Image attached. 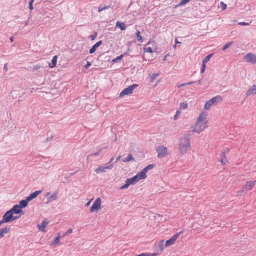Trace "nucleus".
I'll return each instance as SVG.
<instances>
[{"mask_svg": "<svg viewBox=\"0 0 256 256\" xmlns=\"http://www.w3.org/2000/svg\"><path fill=\"white\" fill-rule=\"evenodd\" d=\"M102 200L100 198H98L93 204L90 208V212H98L101 209Z\"/></svg>", "mask_w": 256, "mask_h": 256, "instance_id": "obj_6", "label": "nucleus"}, {"mask_svg": "<svg viewBox=\"0 0 256 256\" xmlns=\"http://www.w3.org/2000/svg\"><path fill=\"white\" fill-rule=\"evenodd\" d=\"M150 44V42H148V44Z\"/></svg>", "mask_w": 256, "mask_h": 256, "instance_id": "obj_64", "label": "nucleus"}, {"mask_svg": "<svg viewBox=\"0 0 256 256\" xmlns=\"http://www.w3.org/2000/svg\"><path fill=\"white\" fill-rule=\"evenodd\" d=\"M176 44H180V42L178 40L177 38L176 39Z\"/></svg>", "mask_w": 256, "mask_h": 256, "instance_id": "obj_57", "label": "nucleus"}, {"mask_svg": "<svg viewBox=\"0 0 256 256\" xmlns=\"http://www.w3.org/2000/svg\"><path fill=\"white\" fill-rule=\"evenodd\" d=\"M164 240H161L158 244V248L160 252H162L164 249Z\"/></svg>", "mask_w": 256, "mask_h": 256, "instance_id": "obj_30", "label": "nucleus"}, {"mask_svg": "<svg viewBox=\"0 0 256 256\" xmlns=\"http://www.w3.org/2000/svg\"><path fill=\"white\" fill-rule=\"evenodd\" d=\"M13 215L14 214L10 210L7 211L2 216L4 222L6 224L12 222Z\"/></svg>", "mask_w": 256, "mask_h": 256, "instance_id": "obj_8", "label": "nucleus"}, {"mask_svg": "<svg viewBox=\"0 0 256 256\" xmlns=\"http://www.w3.org/2000/svg\"><path fill=\"white\" fill-rule=\"evenodd\" d=\"M40 68H41V66H38V65H37V66H35L34 67L33 69H34V70H38Z\"/></svg>", "mask_w": 256, "mask_h": 256, "instance_id": "obj_45", "label": "nucleus"}, {"mask_svg": "<svg viewBox=\"0 0 256 256\" xmlns=\"http://www.w3.org/2000/svg\"><path fill=\"white\" fill-rule=\"evenodd\" d=\"M112 161H110L104 166H100L96 169L95 172L97 174L105 172L106 170H111L112 168L113 164H111Z\"/></svg>", "mask_w": 256, "mask_h": 256, "instance_id": "obj_7", "label": "nucleus"}, {"mask_svg": "<svg viewBox=\"0 0 256 256\" xmlns=\"http://www.w3.org/2000/svg\"><path fill=\"white\" fill-rule=\"evenodd\" d=\"M222 98L221 96H218L210 99V100L206 102L204 109V110H209L211 106L213 105L222 102Z\"/></svg>", "mask_w": 256, "mask_h": 256, "instance_id": "obj_3", "label": "nucleus"}, {"mask_svg": "<svg viewBox=\"0 0 256 256\" xmlns=\"http://www.w3.org/2000/svg\"><path fill=\"white\" fill-rule=\"evenodd\" d=\"M190 144L188 138H182L180 140L179 150L181 154H186L190 148Z\"/></svg>", "mask_w": 256, "mask_h": 256, "instance_id": "obj_2", "label": "nucleus"}, {"mask_svg": "<svg viewBox=\"0 0 256 256\" xmlns=\"http://www.w3.org/2000/svg\"><path fill=\"white\" fill-rule=\"evenodd\" d=\"M232 44H233V42H228L222 48V50L225 51L226 50H227L230 46H231Z\"/></svg>", "mask_w": 256, "mask_h": 256, "instance_id": "obj_29", "label": "nucleus"}, {"mask_svg": "<svg viewBox=\"0 0 256 256\" xmlns=\"http://www.w3.org/2000/svg\"><path fill=\"white\" fill-rule=\"evenodd\" d=\"M10 41H11L12 42H14V38H10Z\"/></svg>", "mask_w": 256, "mask_h": 256, "instance_id": "obj_62", "label": "nucleus"}, {"mask_svg": "<svg viewBox=\"0 0 256 256\" xmlns=\"http://www.w3.org/2000/svg\"><path fill=\"white\" fill-rule=\"evenodd\" d=\"M244 59L248 62L251 64L256 63V56L253 54L249 53L244 56Z\"/></svg>", "mask_w": 256, "mask_h": 256, "instance_id": "obj_11", "label": "nucleus"}, {"mask_svg": "<svg viewBox=\"0 0 256 256\" xmlns=\"http://www.w3.org/2000/svg\"><path fill=\"white\" fill-rule=\"evenodd\" d=\"M30 201L26 198L25 200H22L20 202L19 204H18L20 208L23 209L27 207L28 204Z\"/></svg>", "mask_w": 256, "mask_h": 256, "instance_id": "obj_16", "label": "nucleus"}, {"mask_svg": "<svg viewBox=\"0 0 256 256\" xmlns=\"http://www.w3.org/2000/svg\"><path fill=\"white\" fill-rule=\"evenodd\" d=\"M91 66V64H90V62H87L86 65L84 67H85V68H86V69H87V68H89V66Z\"/></svg>", "mask_w": 256, "mask_h": 256, "instance_id": "obj_48", "label": "nucleus"}, {"mask_svg": "<svg viewBox=\"0 0 256 256\" xmlns=\"http://www.w3.org/2000/svg\"><path fill=\"white\" fill-rule=\"evenodd\" d=\"M208 114L202 112L197 118L196 124L192 126V132L200 134L208 128Z\"/></svg>", "mask_w": 256, "mask_h": 256, "instance_id": "obj_1", "label": "nucleus"}, {"mask_svg": "<svg viewBox=\"0 0 256 256\" xmlns=\"http://www.w3.org/2000/svg\"><path fill=\"white\" fill-rule=\"evenodd\" d=\"M136 37H137V38H138V40L140 42H143V40H142V36H140V31H138L136 34Z\"/></svg>", "mask_w": 256, "mask_h": 256, "instance_id": "obj_32", "label": "nucleus"}, {"mask_svg": "<svg viewBox=\"0 0 256 256\" xmlns=\"http://www.w3.org/2000/svg\"><path fill=\"white\" fill-rule=\"evenodd\" d=\"M158 154V158H164L168 154V148L163 146H160L156 148Z\"/></svg>", "mask_w": 256, "mask_h": 256, "instance_id": "obj_4", "label": "nucleus"}, {"mask_svg": "<svg viewBox=\"0 0 256 256\" xmlns=\"http://www.w3.org/2000/svg\"><path fill=\"white\" fill-rule=\"evenodd\" d=\"M136 256H148V254L147 253H144V254L138 255Z\"/></svg>", "mask_w": 256, "mask_h": 256, "instance_id": "obj_52", "label": "nucleus"}, {"mask_svg": "<svg viewBox=\"0 0 256 256\" xmlns=\"http://www.w3.org/2000/svg\"><path fill=\"white\" fill-rule=\"evenodd\" d=\"M58 192H54L52 196H50L48 198V202L46 204L50 203L54 200H56L58 198Z\"/></svg>", "mask_w": 256, "mask_h": 256, "instance_id": "obj_19", "label": "nucleus"}, {"mask_svg": "<svg viewBox=\"0 0 256 256\" xmlns=\"http://www.w3.org/2000/svg\"><path fill=\"white\" fill-rule=\"evenodd\" d=\"M57 60H58V56H56L53 58L52 60V64H50V68H54L56 66V65L57 64Z\"/></svg>", "mask_w": 256, "mask_h": 256, "instance_id": "obj_22", "label": "nucleus"}, {"mask_svg": "<svg viewBox=\"0 0 256 256\" xmlns=\"http://www.w3.org/2000/svg\"><path fill=\"white\" fill-rule=\"evenodd\" d=\"M121 158H122V156H119L117 158L116 160H120Z\"/></svg>", "mask_w": 256, "mask_h": 256, "instance_id": "obj_59", "label": "nucleus"}, {"mask_svg": "<svg viewBox=\"0 0 256 256\" xmlns=\"http://www.w3.org/2000/svg\"><path fill=\"white\" fill-rule=\"evenodd\" d=\"M188 107V104L186 102H183L180 104L179 110L181 111L182 110H186Z\"/></svg>", "mask_w": 256, "mask_h": 256, "instance_id": "obj_28", "label": "nucleus"}, {"mask_svg": "<svg viewBox=\"0 0 256 256\" xmlns=\"http://www.w3.org/2000/svg\"><path fill=\"white\" fill-rule=\"evenodd\" d=\"M130 186V184L126 180L125 184L124 185H123L120 188L121 190L126 189V188H128Z\"/></svg>", "mask_w": 256, "mask_h": 256, "instance_id": "obj_31", "label": "nucleus"}, {"mask_svg": "<svg viewBox=\"0 0 256 256\" xmlns=\"http://www.w3.org/2000/svg\"><path fill=\"white\" fill-rule=\"evenodd\" d=\"M256 184V180L252 182H247L244 188H246L248 190H250L252 188L255 186Z\"/></svg>", "mask_w": 256, "mask_h": 256, "instance_id": "obj_20", "label": "nucleus"}, {"mask_svg": "<svg viewBox=\"0 0 256 256\" xmlns=\"http://www.w3.org/2000/svg\"><path fill=\"white\" fill-rule=\"evenodd\" d=\"M20 217V216H14L13 215V218H12V222H14V220H16L18 219H19Z\"/></svg>", "mask_w": 256, "mask_h": 256, "instance_id": "obj_44", "label": "nucleus"}, {"mask_svg": "<svg viewBox=\"0 0 256 256\" xmlns=\"http://www.w3.org/2000/svg\"><path fill=\"white\" fill-rule=\"evenodd\" d=\"M180 114H181V111L180 110H177L176 112V114L175 116H174V120H177L178 116Z\"/></svg>", "mask_w": 256, "mask_h": 256, "instance_id": "obj_35", "label": "nucleus"}, {"mask_svg": "<svg viewBox=\"0 0 256 256\" xmlns=\"http://www.w3.org/2000/svg\"><path fill=\"white\" fill-rule=\"evenodd\" d=\"M138 86V84H134L124 89L120 92V97L122 98L123 96H125L132 94L135 88H136Z\"/></svg>", "mask_w": 256, "mask_h": 256, "instance_id": "obj_5", "label": "nucleus"}, {"mask_svg": "<svg viewBox=\"0 0 256 256\" xmlns=\"http://www.w3.org/2000/svg\"><path fill=\"white\" fill-rule=\"evenodd\" d=\"M102 41H99L98 42H96L90 50V54H92L95 52L96 51V48L99 47L102 44Z\"/></svg>", "mask_w": 256, "mask_h": 256, "instance_id": "obj_18", "label": "nucleus"}, {"mask_svg": "<svg viewBox=\"0 0 256 256\" xmlns=\"http://www.w3.org/2000/svg\"><path fill=\"white\" fill-rule=\"evenodd\" d=\"M244 192V190H240L238 192V194L239 195V196H240Z\"/></svg>", "mask_w": 256, "mask_h": 256, "instance_id": "obj_49", "label": "nucleus"}, {"mask_svg": "<svg viewBox=\"0 0 256 256\" xmlns=\"http://www.w3.org/2000/svg\"><path fill=\"white\" fill-rule=\"evenodd\" d=\"M156 166V164H149L148 166H146L145 168H144L143 170L147 173L148 172V171L153 169Z\"/></svg>", "mask_w": 256, "mask_h": 256, "instance_id": "obj_25", "label": "nucleus"}, {"mask_svg": "<svg viewBox=\"0 0 256 256\" xmlns=\"http://www.w3.org/2000/svg\"><path fill=\"white\" fill-rule=\"evenodd\" d=\"M123 56H124V55L122 54L120 56L116 58L113 60L112 62H118V60H120L123 58Z\"/></svg>", "mask_w": 256, "mask_h": 256, "instance_id": "obj_39", "label": "nucleus"}, {"mask_svg": "<svg viewBox=\"0 0 256 256\" xmlns=\"http://www.w3.org/2000/svg\"><path fill=\"white\" fill-rule=\"evenodd\" d=\"M91 201H92V200H90L88 202H87L86 204V206H88L90 205V204Z\"/></svg>", "mask_w": 256, "mask_h": 256, "instance_id": "obj_54", "label": "nucleus"}, {"mask_svg": "<svg viewBox=\"0 0 256 256\" xmlns=\"http://www.w3.org/2000/svg\"><path fill=\"white\" fill-rule=\"evenodd\" d=\"M230 151L228 150H226L222 155V160H224V159H226L229 155Z\"/></svg>", "mask_w": 256, "mask_h": 256, "instance_id": "obj_26", "label": "nucleus"}, {"mask_svg": "<svg viewBox=\"0 0 256 256\" xmlns=\"http://www.w3.org/2000/svg\"><path fill=\"white\" fill-rule=\"evenodd\" d=\"M134 158H133L132 156L130 154H128V156L127 157L126 160H134Z\"/></svg>", "mask_w": 256, "mask_h": 256, "instance_id": "obj_47", "label": "nucleus"}, {"mask_svg": "<svg viewBox=\"0 0 256 256\" xmlns=\"http://www.w3.org/2000/svg\"><path fill=\"white\" fill-rule=\"evenodd\" d=\"M190 0H182L180 3V5H184L188 3Z\"/></svg>", "mask_w": 256, "mask_h": 256, "instance_id": "obj_41", "label": "nucleus"}, {"mask_svg": "<svg viewBox=\"0 0 256 256\" xmlns=\"http://www.w3.org/2000/svg\"><path fill=\"white\" fill-rule=\"evenodd\" d=\"M50 194V192H48L46 195L45 196H48V195Z\"/></svg>", "mask_w": 256, "mask_h": 256, "instance_id": "obj_60", "label": "nucleus"}, {"mask_svg": "<svg viewBox=\"0 0 256 256\" xmlns=\"http://www.w3.org/2000/svg\"><path fill=\"white\" fill-rule=\"evenodd\" d=\"M34 0H31L30 2V6H29V8L30 10V11H32L34 9V8H33V6H32V4L33 2H34Z\"/></svg>", "mask_w": 256, "mask_h": 256, "instance_id": "obj_38", "label": "nucleus"}, {"mask_svg": "<svg viewBox=\"0 0 256 256\" xmlns=\"http://www.w3.org/2000/svg\"><path fill=\"white\" fill-rule=\"evenodd\" d=\"M144 53L148 52L152 54L154 52L151 48H144Z\"/></svg>", "mask_w": 256, "mask_h": 256, "instance_id": "obj_33", "label": "nucleus"}, {"mask_svg": "<svg viewBox=\"0 0 256 256\" xmlns=\"http://www.w3.org/2000/svg\"><path fill=\"white\" fill-rule=\"evenodd\" d=\"M126 180L128 182L130 185L134 184L139 182L136 176L132 178H128Z\"/></svg>", "mask_w": 256, "mask_h": 256, "instance_id": "obj_21", "label": "nucleus"}, {"mask_svg": "<svg viewBox=\"0 0 256 256\" xmlns=\"http://www.w3.org/2000/svg\"><path fill=\"white\" fill-rule=\"evenodd\" d=\"M156 76H157V75H156V74H154V76H153L152 79L155 78H156Z\"/></svg>", "mask_w": 256, "mask_h": 256, "instance_id": "obj_61", "label": "nucleus"}, {"mask_svg": "<svg viewBox=\"0 0 256 256\" xmlns=\"http://www.w3.org/2000/svg\"><path fill=\"white\" fill-rule=\"evenodd\" d=\"M110 8V6H106L104 7H100L98 8V12H102L103 10H108Z\"/></svg>", "mask_w": 256, "mask_h": 256, "instance_id": "obj_34", "label": "nucleus"}, {"mask_svg": "<svg viewBox=\"0 0 256 256\" xmlns=\"http://www.w3.org/2000/svg\"><path fill=\"white\" fill-rule=\"evenodd\" d=\"M220 6H221L222 9V10H224L226 9L227 6L224 2H220Z\"/></svg>", "mask_w": 256, "mask_h": 256, "instance_id": "obj_37", "label": "nucleus"}, {"mask_svg": "<svg viewBox=\"0 0 256 256\" xmlns=\"http://www.w3.org/2000/svg\"><path fill=\"white\" fill-rule=\"evenodd\" d=\"M4 224H6L4 222V220H0V226Z\"/></svg>", "mask_w": 256, "mask_h": 256, "instance_id": "obj_53", "label": "nucleus"}, {"mask_svg": "<svg viewBox=\"0 0 256 256\" xmlns=\"http://www.w3.org/2000/svg\"><path fill=\"white\" fill-rule=\"evenodd\" d=\"M136 176L138 181L144 180L147 178L146 172L144 170H142L140 172H138Z\"/></svg>", "mask_w": 256, "mask_h": 256, "instance_id": "obj_14", "label": "nucleus"}, {"mask_svg": "<svg viewBox=\"0 0 256 256\" xmlns=\"http://www.w3.org/2000/svg\"><path fill=\"white\" fill-rule=\"evenodd\" d=\"M212 56H213V54H209L208 56L203 60L202 64H206L207 62H208L210 60V58H211L212 57Z\"/></svg>", "mask_w": 256, "mask_h": 256, "instance_id": "obj_27", "label": "nucleus"}, {"mask_svg": "<svg viewBox=\"0 0 256 256\" xmlns=\"http://www.w3.org/2000/svg\"><path fill=\"white\" fill-rule=\"evenodd\" d=\"M222 166H226L229 164L228 161H219Z\"/></svg>", "mask_w": 256, "mask_h": 256, "instance_id": "obj_42", "label": "nucleus"}, {"mask_svg": "<svg viewBox=\"0 0 256 256\" xmlns=\"http://www.w3.org/2000/svg\"><path fill=\"white\" fill-rule=\"evenodd\" d=\"M182 232H180L176 234L175 235L172 236L170 240H168L166 242L165 247L166 248L174 244L176 242L178 236L180 235V234Z\"/></svg>", "mask_w": 256, "mask_h": 256, "instance_id": "obj_9", "label": "nucleus"}, {"mask_svg": "<svg viewBox=\"0 0 256 256\" xmlns=\"http://www.w3.org/2000/svg\"><path fill=\"white\" fill-rule=\"evenodd\" d=\"M116 26L120 28L122 30H124L126 29V25L124 22H118L116 23Z\"/></svg>", "mask_w": 256, "mask_h": 256, "instance_id": "obj_23", "label": "nucleus"}, {"mask_svg": "<svg viewBox=\"0 0 256 256\" xmlns=\"http://www.w3.org/2000/svg\"><path fill=\"white\" fill-rule=\"evenodd\" d=\"M238 24L240 25V26H248L250 24L249 23L244 22H240Z\"/></svg>", "mask_w": 256, "mask_h": 256, "instance_id": "obj_46", "label": "nucleus"}, {"mask_svg": "<svg viewBox=\"0 0 256 256\" xmlns=\"http://www.w3.org/2000/svg\"><path fill=\"white\" fill-rule=\"evenodd\" d=\"M76 172H73V173L71 174H70V176H74V175L76 174Z\"/></svg>", "mask_w": 256, "mask_h": 256, "instance_id": "obj_56", "label": "nucleus"}, {"mask_svg": "<svg viewBox=\"0 0 256 256\" xmlns=\"http://www.w3.org/2000/svg\"><path fill=\"white\" fill-rule=\"evenodd\" d=\"M187 85H188L187 83L182 84L178 86V88H181L182 86H187Z\"/></svg>", "mask_w": 256, "mask_h": 256, "instance_id": "obj_51", "label": "nucleus"}, {"mask_svg": "<svg viewBox=\"0 0 256 256\" xmlns=\"http://www.w3.org/2000/svg\"><path fill=\"white\" fill-rule=\"evenodd\" d=\"M72 232V228H70L69 230H68L66 232H65V234L62 236V237H64L66 236L69 234H70Z\"/></svg>", "mask_w": 256, "mask_h": 256, "instance_id": "obj_36", "label": "nucleus"}, {"mask_svg": "<svg viewBox=\"0 0 256 256\" xmlns=\"http://www.w3.org/2000/svg\"><path fill=\"white\" fill-rule=\"evenodd\" d=\"M124 162H129L130 161L128 160H127V161H124Z\"/></svg>", "mask_w": 256, "mask_h": 256, "instance_id": "obj_63", "label": "nucleus"}, {"mask_svg": "<svg viewBox=\"0 0 256 256\" xmlns=\"http://www.w3.org/2000/svg\"><path fill=\"white\" fill-rule=\"evenodd\" d=\"M206 64H202V70H201V72L202 73H204V71L206 70Z\"/></svg>", "mask_w": 256, "mask_h": 256, "instance_id": "obj_43", "label": "nucleus"}, {"mask_svg": "<svg viewBox=\"0 0 256 256\" xmlns=\"http://www.w3.org/2000/svg\"><path fill=\"white\" fill-rule=\"evenodd\" d=\"M256 94V85L253 86L246 92V96H250Z\"/></svg>", "mask_w": 256, "mask_h": 256, "instance_id": "obj_17", "label": "nucleus"}, {"mask_svg": "<svg viewBox=\"0 0 256 256\" xmlns=\"http://www.w3.org/2000/svg\"><path fill=\"white\" fill-rule=\"evenodd\" d=\"M48 224V220L46 218H45L40 224L38 225L39 230L42 232H45L46 228Z\"/></svg>", "mask_w": 256, "mask_h": 256, "instance_id": "obj_12", "label": "nucleus"}, {"mask_svg": "<svg viewBox=\"0 0 256 256\" xmlns=\"http://www.w3.org/2000/svg\"><path fill=\"white\" fill-rule=\"evenodd\" d=\"M97 33L95 32L94 34L90 36V38L92 40H94L97 36Z\"/></svg>", "mask_w": 256, "mask_h": 256, "instance_id": "obj_40", "label": "nucleus"}, {"mask_svg": "<svg viewBox=\"0 0 256 256\" xmlns=\"http://www.w3.org/2000/svg\"><path fill=\"white\" fill-rule=\"evenodd\" d=\"M10 230V226H6V228L0 229V238H3L4 236V234L9 233Z\"/></svg>", "mask_w": 256, "mask_h": 256, "instance_id": "obj_13", "label": "nucleus"}, {"mask_svg": "<svg viewBox=\"0 0 256 256\" xmlns=\"http://www.w3.org/2000/svg\"><path fill=\"white\" fill-rule=\"evenodd\" d=\"M194 84V82H191L187 83L188 85H190V84Z\"/></svg>", "mask_w": 256, "mask_h": 256, "instance_id": "obj_55", "label": "nucleus"}, {"mask_svg": "<svg viewBox=\"0 0 256 256\" xmlns=\"http://www.w3.org/2000/svg\"><path fill=\"white\" fill-rule=\"evenodd\" d=\"M158 255V254L154 253V254H148V256H156Z\"/></svg>", "mask_w": 256, "mask_h": 256, "instance_id": "obj_50", "label": "nucleus"}, {"mask_svg": "<svg viewBox=\"0 0 256 256\" xmlns=\"http://www.w3.org/2000/svg\"><path fill=\"white\" fill-rule=\"evenodd\" d=\"M10 210L12 212V214H24V212L23 211L22 209L20 206L18 204H16Z\"/></svg>", "mask_w": 256, "mask_h": 256, "instance_id": "obj_10", "label": "nucleus"}, {"mask_svg": "<svg viewBox=\"0 0 256 256\" xmlns=\"http://www.w3.org/2000/svg\"><path fill=\"white\" fill-rule=\"evenodd\" d=\"M167 60V56H165L164 58V60L166 61Z\"/></svg>", "mask_w": 256, "mask_h": 256, "instance_id": "obj_58", "label": "nucleus"}, {"mask_svg": "<svg viewBox=\"0 0 256 256\" xmlns=\"http://www.w3.org/2000/svg\"><path fill=\"white\" fill-rule=\"evenodd\" d=\"M42 192V190H37L34 192L32 193L27 198L30 202L34 199L36 198Z\"/></svg>", "mask_w": 256, "mask_h": 256, "instance_id": "obj_15", "label": "nucleus"}, {"mask_svg": "<svg viewBox=\"0 0 256 256\" xmlns=\"http://www.w3.org/2000/svg\"><path fill=\"white\" fill-rule=\"evenodd\" d=\"M60 234H59L58 236L54 238V242L52 243L51 246H56L60 242Z\"/></svg>", "mask_w": 256, "mask_h": 256, "instance_id": "obj_24", "label": "nucleus"}]
</instances>
